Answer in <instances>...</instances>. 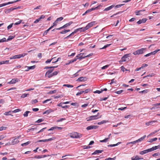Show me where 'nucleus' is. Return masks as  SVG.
Segmentation results:
<instances>
[{
	"label": "nucleus",
	"instance_id": "72a5a7b5",
	"mask_svg": "<svg viewBox=\"0 0 160 160\" xmlns=\"http://www.w3.org/2000/svg\"><path fill=\"white\" fill-rule=\"evenodd\" d=\"M14 36H9L8 38L7 41H10L12 39L14 38Z\"/></svg>",
	"mask_w": 160,
	"mask_h": 160
},
{
	"label": "nucleus",
	"instance_id": "603ef678",
	"mask_svg": "<svg viewBox=\"0 0 160 160\" xmlns=\"http://www.w3.org/2000/svg\"><path fill=\"white\" fill-rule=\"evenodd\" d=\"M43 120H44V119H42V118L39 119H38L37 121H36V122L39 123V122H42L43 121Z\"/></svg>",
	"mask_w": 160,
	"mask_h": 160
},
{
	"label": "nucleus",
	"instance_id": "8fccbe9b",
	"mask_svg": "<svg viewBox=\"0 0 160 160\" xmlns=\"http://www.w3.org/2000/svg\"><path fill=\"white\" fill-rule=\"evenodd\" d=\"M124 5V4H119V5H117L115 6V8H119Z\"/></svg>",
	"mask_w": 160,
	"mask_h": 160
},
{
	"label": "nucleus",
	"instance_id": "393cba45",
	"mask_svg": "<svg viewBox=\"0 0 160 160\" xmlns=\"http://www.w3.org/2000/svg\"><path fill=\"white\" fill-rule=\"evenodd\" d=\"M53 112V110L52 109L48 110L44 112L43 113V114H48L50 112Z\"/></svg>",
	"mask_w": 160,
	"mask_h": 160
},
{
	"label": "nucleus",
	"instance_id": "f257e3e1",
	"mask_svg": "<svg viewBox=\"0 0 160 160\" xmlns=\"http://www.w3.org/2000/svg\"><path fill=\"white\" fill-rule=\"evenodd\" d=\"M95 23V22L94 21L92 22L88 23L85 27L80 28V29H81L80 32H84L88 30L90 27L93 26L94 24Z\"/></svg>",
	"mask_w": 160,
	"mask_h": 160
},
{
	"label": "nucleus",
	"instance_id": "774afa93",
	"mask_svg": "<svg viewBox=\"0 0 160 160\" xmlns=\"http://www.w3.org/2000/svg\"><path fill=\"white\" fill-rule=\"evenodd\" d=\"M22 20H20V21L18 22H16L14 24L15 25H17L20 24L22 22Z\"/></svg>",
	"mask_w": 160,
	"mask_h": 160
},
{
	"label": "nucleus",
	"instance_id": "f03ea898",
	"mask_svg": "<svg viewBox=\"0 0 160 160\" xmlns=\"http://www.w3.org/2000/svg\"><path fill=\"white\" fill-rule=\"evenodd\" d=\"M72 138H79L82 137V134L77 132H74L70 136Z\"/></svg>",
	"mask_w": 160,
	"mask_h": 160
},
{
	"label": "nucleus",
	"instance_id": "6e6d98bb",
	"mask_svg": "<svg viewBox=\"0 0 160 160\" xmlns=\"http://www.w3.org/2000/svg\"><path fill=\"white\" fill-rule=\"evenodd\" d=\"M160 155V153H159V152L156 153H154L152 155V156L153 157H155V156H159Z\"/></svg>",
	"mask_w": 160,
	"mask_h": 160
},
{
	"label": "nucleus",
	"instance_id": "9d476101",
	"mask_svg": "<svg viewBox=\"0 0 160 160\" xmlns=\"http://www.w3.org/2000/svg\"><path fill=\"white\" fill-rule=\"evenodd\" d=\"M98 126L96 125H91L88 127L86 129L88 130H89L92 129H97Z\"/></svg>",
	"mask_w": 160,
	"mask_h": 160
},
{
	"label": "nucleus",
	"instance_id": "0e129e2a",
	"mask_svg": "<svg viewBox=\"0 0 160 160\" xmlns=\"http://www.w3.org/2000/svg\"><path fill=\"white\" fill-rule=\"evenodd\" d=\"M148 92V89H146L140 92L142 93H147Z\"/></svg>",
	"mask_w": 160,
	"mask_h": 160
},
{
	"label": "nucleus",
	"instance_id": "f704fd0d",
	"mask_svg": "<svg viewBox=\"0 0 160 160\" xmlns=\"http://www.w3.org/2000/svg\"><path fill=\"white\" fill-rule=\"evenodd\" d=\"M30 111H26V112H24V113L23 114V116H24V117H27L28 116V114L29 113H30Z\"/></svg>",
	"mask_w": 160,
	"mask_h": 160
},
{
	"label": "nucleus",
	"instance_id": "423d86ee",
	"mask_svg": "<svg viewBox=\"0 0 160 160\" xmlns=\"http://www.w3.org/2000/svg\"><path fill=\"white\" fill-rule=\"evenodd\" d=\"M70 102H61L60 103L58 104L57 106L59 107H62V108H67L69 107V106L68 105H65L64 106V107H62V104H67L69 103Z\"/></svg>",
	"mask_w": 160,
	"mask_h": 160
},
{
	"label": "nucleus",
	"instance_id": "2f4dec72",
	"mask_svg": "<svg viewBox=\"0 0 160 160\" xmlns=\"http://www.w3.org/2000/svg\"><path fill=\"white\" fill-rule=\"evenodd\" d=\"M57 67H58V66H51V67L46 66V67H45L44 68V69H49L53 68H57Z\"/></svg>",
	"mask_w": 160,
	"mask_h": 160
},
{
	"label": "nucleus",
	"instance_id": "4be33fe9",
	"mask_svg": "<svg viewBox=\"0 0 160 160\" xmlns=\"http://www.w3.org/2000/svg\"><path fill=\"white\" fill-rule=\"evenodd\" d=\"M77 59V58H75L73 60H72L69 61L68 62V63H66L65 64L66 65H69L70 64L72 63L75 62L76 61Z\"/></svg>",
	"mask_w": 160,
	"mask_h": 160
},
{
	"label": "nucleus",
	"instance_id": "ddd939ff",
	"mask_svg": "<svg viewBox=\"0 0 160 160\" xmlns=\"http://www.w3.org/2000/svg\"><path fill=\"white\" fill-rule=\"evenodd\" d=\"M147 20V19L146 18H144L142 19H140L137 22V23L138 24H140L142 23H145L146 21Z\"/></svg>",
	"mask_w": 160,
	"mask_h": 160
},
{
	"label": "nucleus",
	"instance_id": "052dcab7",
	"mask_svg": "<svg viewBox=\"0 0 160 160\" xmlns=\"http://www.w3.org/2000/svg\"><path fill=\"white\" fill-rule=\"evenodd\" d=\"M83 92H84L83 91H80V92H78L76 94V95L77 96L80 95L84 93Z\"/></svg>",
	"mask_w": 160,
	"mask_h": 160
},
{
	"label": "nucleus",
	"instance_id": "c03bdc74",
	"mask_svg": "<svg viewBox=\"0 0 160 160\" xmlns=\"http://www.w3.org/2000/svg\"><path fill=\"white\" fill-rule=\"evenodd\" d=\"M63 18L62 17H60V18H58L56 20L58 22L60 21L63 20Z\"/></svg>",
	"mask_w": 160,
	"mask_h": 160
},
{
	"label": "nucleus",
	"instance_id": "f3484780",
	"mask_svg": "<svg viewBox=\"0 0 160 160\" xmlns=\"http://www.w3.org/2000/svg\"><path fill=\"white\" fill-rule=\"evenodd\" d=\"M17 8H11L8 9H6L5 10V12L6 13H10L11 12L13 11V10L16 9Z\"/></svg>",
	"mask_w": 160,
	"mask_h": 160
},
{
	"label": "nucleus",
	"instance_id": "a211bd4d",
	"mask_svg": "<svg viewBox=\"0 0 160 160\" xmlns=\"http://www.w3.org/2000/svg\"><path fill=\"white\" fill-rule=\"evenodd\" d=\"M150 152L149 149H146L143 151H141L140 152V154L141 155H143L147 153L148 152Z\"/></svg>",
	"mask_w": 160,
	"mask_h": 160
},
{
	"label": "nucleus",
	"instance_id": "7ed1b4c3",
	"mask_svg": "<svg viewBox=\"0 0 160 160\" xmlns=\"http://www.w3.org/2000/svg\"><path fill=\"white\" fill-rule=\"evenodd\" d=\"M146 48H142L138 49L133 53L134 55H139L143 53L146 50Z\"/></svg>",
	"mask_w": 160,
	"mask_h": 160
},
{
	"label": "nucleus",
	"instance_id": "4c0bfd02",
	"mask_svg": "<svg viewBox=\"0 0 160 160\" xmlns=\"http://www.w3.org/2000/svg\"><path fill=\"white\" fill-rule=\"evenodd\" d=\"M109 138H105L104 139L102 140H100V142H106L108 141V140Z\"/></svg>",
	"mask_w": 160,
	"mask_h": 160
},
{
	"label": "nucleus",
	"instance_id": "e433bc0d",
	"mask_svg": "<svg viewBox=\"0 0 160 160\" xmlns=\"http://www.w3.org/2000/svg\"><path fill=\"white\" fill-rule=\"evenodd\" d=\"M136 143H137V140L135 141H134L128 142L127 144V145H128L130 144H136Z\"/></svg>",
	"mask_w": 160,
	"mask_h": 160
},
{
	"label": "nucleus",
	"instance_id": "13d9d810",
	"mask_svg": "<svg viewBox=\"0 0 160 160\" xmlns=\"http://www.w3.org/2000/svg\"><path fill=\"white\" fill-rule=\"evenodd\" d=\"M6 41V38H5L0 40V43Z\"/></svg>",
	"mask_w": 160,
	"mask_h": 160
},
{
	"label": "nucleus",
	"instance_id": "39448f33",
	"mask_svg": "<svg viewBox=\"0 0 160 160\" xmlns=\"http://www.w3.org/2000/svg\"><path fill=\"white\" fill-rule=\"evenodd\" d=\"M25 55V53H22V54H18L17 55H15L12 57H11L10 58V59H15L17 58H20L22 57H23Z\"/></svg>",
	"mask_w": 160,
	"mask_h": 160
},
{
	"label": "nucleus",
	"instance_id": "bf43d9fd",
	"mask_svg": "<svg viewBox=\"0 0 160 160\" xmlns=\"http://www.w3.org/2000/svg\"><path fill=\"white\" fill-rule=\"evenodd\" d=\"M38 102V100L36 99L33 100L32 101V104L34 103H36Z\"/></svg>",
	"mask_w": 160,
	"mask_h": 160
},
{
	"label": "nucleus",
	"instance_id": "e2e57ef3",
	"mask_svg": "<svg viewBox=\"0 0 160 160\" xmlns=\"http://www.w3.org/2000/svg\"><path fill=\"white\" fill-rule=\"evenodd\" d=\"M56 92V91L55 90L53 91H51L48 92V94H52L55 93Z\"/></svg>",
	"mask_w": 160,
	"mask_h": 160
},
{
	"label": "nucleus",
	"instance_id": "9b49d317",
	"mask_svg": "<svg viewBox=\"0 0 160 160\" xmlns=\"http://www.w3.org/2000/svg\"><path fill=\"white\" fill-rule=\"evenodd\" d=\"M129 54H126L124 55L122 58L121 60L119 61V62H123L126 61V59L128 58L129 56Z\"/></svg>",
	"mask_w": 160,
	"mask_h": 160
},
{
	"label": "nucleus",
	"instance_id": "49530a36",
	"mask_svg": "<svg viewBox=\"0 0 160 160\" xmlns=\"http://www.w3.org/2000/svg\"><path fill=\"white\" fill-rule=\"evenodd\" d=\"M111 44H107V45H105L103 48H101L100 49H105V48H107Z\"/></svg>",
	"mask_w": 160,
	"mask_h": 160
},
{
	"label": "nucleus",
	"instance_id": "dca6fc26",
	"mask_svg": "<svg viewBox=\"0 0 160 160\" xmlns=\"http://www.w3.org/2000/svg\"><path fill=\"white\" fill-rule=\"evenodd\" d=\"M20 137H18L17 138H14L12 141V144L13 145H14L18 143L19 142V141L18 140V139Z\"/></svg>",
	"mask_w": 160,
	"mask_h": 160
},
{
	"label": "nucleus",
	"instance_id": "3c124183",
	"mask_svg": "<svg viewBox=\"0 0 160 160\" xmlns=\"http://www.w3.org/2000/svg\"><path fill=\"white\" fill-rule=\"evenodd\" d=\"M116 157H115L113 158H108L105 159V160H115Z\"/></svg>",
	"mask_w": 160,
	"mask_h": 160
},
{
	"label": "nucleus",
	"instance_id": "c9c22d12",
	"mask_svg": "<svg viewBox=\"0 0 160 160\" xmlns=\"http://www.w3.org/2000/svg\"><path fill=\"white\" fill-rule=\"evenodd\" d=\"M157 138H156L153 139H151L149 140L148 141V142H153L154 141L157 140Z\"/></svg>",
	"mask_w": 160,
	"mask_h": 160
},
{
	"label": "nucleus",
	"instance_id": "09e8293b",
	"mask_svg": "<svg viewBox=\"0 0 160 160\" xmlns=\"http://www.w3.org/2000/svg\"><path fill=\"white\" fill-rule=\"evenodd\" d=\"M58 23V22L56 20L53 23V25L51 27H52V28H53L54 26H56L57 25V23Z\"/></svg>",
	"mask_w": 160,
	"mask_h": 160
},
{
	"label": "nucleus",
	"instance_id": "37998d69",
	"mask_svg": "<svg viewBox=\"0 0 160 160\" xmlns=\"http://www.w3.org/2000/svg\"><path fill=\"white\" fill-rule=\"evenodd\" d=\"M12 112L11 111H9L8 112H5V113H4V114L5 115H11V112Z\"/></svg>",
	"mask_w": 160,
	"mask_h": 160
},
{
	"label": "nucleus",
	"instance_id": "58836bf2",
	"mask_svg": "<svg viewBox=\"0 0 160 160\" xmlns=\"http://www.w3.org/2000/svg\"><path fill=\"white\" fill-rule=\"evenodd\" d=\"M56 58L55 57H53V58H52L51 59H48L46 61L45 63H50L51 62V61H52V60H53V59H54V58Z\"/></svg>",
	"mask_w": 160,
	"mask_h": 160
},
{
	"label": "nucleus",
	"instance_id": "b1692460",
	"mask_svg": "<svg viewBox=\"0 0 160 160\" xmlns=\"http://www.w3.org/2000/svg\"><path fill=\"white\" fill-rule=\"evenodd\" d=\"M45 76L46 77H48V78H50L52 77V73L48 72H47L45 74Z\"/></svg>",
	"mask_w": 160,
	"mask_h": 160
},
{
	"label": "nucleus",
	"instance_id": "c756f323",
	"mask_svg": "<svg viewBox=\"0 0 160 160\" xmlns=\"http://www.w3.org/2000/svg\"><path fill=\"white\" fill-rule=\"evenodd\" d=\"M84 94H86L91 91V90L90 88L86 89L85 91H83Z\"/></svg>",
	"mask_w": 160,
	"mask_h": 160
},
{
	"label": "nucleus",
	"instance_id": "6ab92c4d",
	"mask_svg": "<svg viewBox=\"0 0 160 160\" xmlns=\"http://www.w3.org/2000/svg\"><path fill=\"white\" fill-rule=\"evenodd\" d=\"M160 147V145H158L157 146H155L154 147H153L152 148H149V150L150 152L153 151L154 150H156L158 148Z\"/></svg>",
	"mask_w": 160,
	"mask_h": 160
},
{
	"label": "nucleus",
	"instance_id": "0eeeda50",
	"mask_svg": "<svg viewBox=\"0 0 160 160\" xmlns=\"http://www.w3.org/2000/svg\"><path fill=\"white\" fill-rule=\"evenodd\" d=\"M21 0H17L16 1H14L12 2H7V3H2V4H0V8L2 7L3 6H4L6 5H8L9 4H12L14 3L17 2H18L19 1H20Z\"/></svg>",
	"mask_w": 160,
	"mask_h": 160
},
{
	"label": "nucleus",
	"instance_id": "79ce46f5",
	"mask_svg": "<svg viewBox=\"0 0 160 160\" xmlns=\"http://www.w3.org/2000/svg\"><path fill=\"white\" fill-rule=\"evenodd\" d=\"M20 111H21V110L20 109H17L12 111V112L13 113H16Z\"/></svg>",
	"mask_w": 160,
	"mask_h": 160
},
{
	"label": "nucleus",
	"instance_id": "a18cd8bd",
	"mask_svg": "<svg viewBox=\"0 0 160 160\" xmlns=\"http://www.w3.org/2000/svg\"><path fill=\"white\" fill-rule=\"evenodd\" d=\"M159 131V130L155 131L154 132H152V133H151L150 134H149V135L148 136V137L149 136H151L153 134H155V133L158 132Z\"/></svg>",
	"mask_w": 160,
	"mask_h": 160
},
{
	"label": "nucleus",
	"instance_id": "338daca9",
	"mask_svg": "<svg viewBox=\"0 0 160 160\" xmlns=\"http://www.w3.org/2000/svg\"><path fill=\"white\" fill-rule=\"evenodd\" d=\"M34 158L39 159L42 158V156L40 155H36L34 156Z\"/></svg>",
	"mask_w": 160,
	"mask_h": 160
},
{
	"label": "nucleus",
	"instance_id": "a878e982",
	"mask_svg": "<svg viewBox=\"0 0 160 160\" xmlns=\"http://www.w3.org/2000/svg\"><path fill=\"white\" fill-rule=\"evenodd\" d=\"M81 30V29H80V28L75 30V31L74 32H72V33H71L70 34V36H72L74 34H75V33L77 32L78 31H80Z\"/></svg>",
	"mask_w": 160,
	"mask_h": 160
},
{
	"label": "nucleus",
	"instance_id": "bb28decb",
	"mask_svg": "<svg viewBox=\"0 0 160 160\" xmlns=\"http://www.w3.org/2000/svg\"><path fill=\"white\" fill-rule=\"evenodd\" d=\"M146 136L144 135L143 136L141 137L139 139H138V140H137V142L142 141L143 139H144V138H146Z\"/></svg>",
	"mask_w": 160,
	"mask_h": 160
},
{
	"label": "nucleus",
	"instance_id": "20e7f679",
	"mask_svg": "<svg viewBox=\"0 0 160 160\" xmlns=\"http://www.w3.org/2000/svg\"><path fill=\"white\" fill-rule=\"evenodd\" d=\"M100 115V114L98 113L97 115H93L87 118V121H90L91 120H95L99 118H100V117H98V115Z\"/></svg>",
	"mask_w": 160,
	"mask_h": 160
},
{
	"label": "nucleus",
	"instance_id": "ea45409f",
	"mask_svg": "<svg viewBox=\"0 0 160 160\" xmlns=\"http://www.w3.org/2000/svg\"><path fill=\"white\" fill-rule=\"evenodd\" d=\"M63 86L66 87L68 88H72L73 87V85H71L70 84H64L63 85Z\"/></svg>",
	"mask_w": 160,
	"mask_h": 160
},
{
	"label": "nucleus",
	"instance_id": "cd10ccee",
	"mask_svg": "<svg viewBox=\"0 0 160 160\" xmlns=\"http://www.w3.org/2000/svg\"><path fill=\"white\" fill-rule=\"evenodd\" d=\"M121 143V142H118L116 144H111V145H108V147H115V146H117L120 143Z\"/></svg>",
	"mask_w": 160,
	"mask_h": 160
},
{
	"label": "nucleus",
	"instance_id": "412c9836",
	"mask_svg": "<svg viewBox=\"0 0 160 160\" xmlns=\"http://www.w3.org/2000/svg\"><path fill=\"white\" fill-rule=\"evenodd\" d=\"M103 150H96L94 151V152L92 154V155H94L98 154V153H101L103 152Z\"/></svg>",
	"mask_w": 160,
	"mask_h": 160
},
{
	"label": "nucleus",
	"instance_id": "5fc2aeb1",
	"mask_svg": "<svg viewBox=\"0 0 160 160\" xmlns=\"http://www.w3.org/2000/svg\"><path fill=\"white\" fill-rule=\"evenodd\" d=\"M83 148L84 149H88L91 148V147L89 146H82Z\"/></svg>",
	"mask_w": 160,
	"mask_h": 160
},
{
	"label": "nucleus",
	"instance_id": "473e14b6",
	"mask_svg": "<svg viewBox=\"0 0 160 160\" xmlns=\"http://www.w3.org/2000/svg\"><path fill=\"white\" fill-rule=\"evenodd\" d=\"M29 94L28 93L26 94V93H24L22 94V96H21V97L22 98H24L28 96L29 95Z\"/></svg>",
	"mask_w": 160,
	"mask_h": 160
},
{
	"label": "nucleus",
	"instance_id": "680f3d73",
	"mask_svg": "<svg viewBox=\"0 0 160 160\" xmlns=\"http://www.w3.org/2000/svg\"><path fill=\"white\" fill-rule=\"evenodd\" d=\"M91 12V10H90V9H89L88 10H87L84 13H83V14H82V15L83 16H84L85 15H86V14H87V13L90 12Z\"/></svg>",
	"mask_w": 160,
	"mask_h": 160
},
{
	"label": "nucleus",
	"instance_id": "69168bd1",
	"mask_svg": "<svg viewBox=\"0 0 160 160\" xmlns=\"http://www.w3.org/2000/svg\"><path fill=\"white\" fill-rule=\"evenodd\" d=\"M13 24V23H12L10 25H9V26H8L7 28L8 30L10 28H11L12 27V25Z\"/></svg>",
	"mask_w": 160,
	"mask_h": 160
},
{
	"label": "nucleus",
	"instance_id": "aec40b11",
	"mask_svg": "<svg viewBox=\"0 0 160 160\" xmlns=\"http://www.w3.org/2000/svg\"><path fill=\"white\" fill-rule=\"evenodd\" d=\"M115 7V5H112L109 7H108L106 8H105L103 10L104 11H108L109 10H110L112 8H114Z\"/></svg>",
	"mask_w": 160,
	"mask_h": 160
},
{
	"label": "nucleus",
	"instance_id": "5701e85b",
	"mask_svg": "<svg viewBox=\"0 0 160 160\" xmlns=\"http://www.w3.org/2000/svg\"><path fill=\"white\" fill-rule=\"evenodd\" d=\"M143 158H140L139 156L138 155L136 156L135 157H133L132 158V160H138L139 159H142Z\"/></svg>",
	"mask_w": 160,
	"mask_h": 160
},
{
	"label": "nucleus",
	"instance_id": "f8f14e48",
	"mask_svg": "<svg viewBox=\"0 0 160 160\" xmlns=\"http://www.w3.org/2000/svg\"><path fill=\"white\" fill-rule=\"evenodd\" d=\"M87 78L85 77H81L78 78L77 80V81L85 82L87 80Z\"/></svg>",
	"mask_w": 160,
	"mask_h": 160
},
{
	"label": "nucleus",
	"instance_id": "2eb2a0df",
	"mask_svg": "<svg viewBox=\"0 0 160 160\" xmlns=\"http://www.w3.org/2000/svg\"><path fill=\"white\" fill-rule=\"evenodd\" d=\"M19 81L18 79V78H13L8 83L9 84H14L16 82H18Z\"/></svg>",
	"mask_w": 160,
	"mask_h": 160
},
{
	"label": "nucleus",
	"instance_id": "864d4df0",
	"mask_svg": "<svg viewBox=\"0 0 160 160\" xmlns=\"http://www.w3.org/2000/svg\"><path fill=\"white\" fill-rule=\"evenodd\" d=\"M123 90H120L119 91L115 92V93L117 94H120L121 93H122V92H123Z\"/></svg>",
	"mask_w": 160,
	"mask_h": 160
},
{
	"label": "nucleus",
	"instance_id": "de8ad7c7",
	"mask_svg": "<svg viewBox=\"0 0 160 160\" xmlns=\"http://www.w3.org/2000/svg\"><path fill=\"white\" fill-rule=\"evenodd\" d=\"M106 122V121L105 120H103L101 122H98V125H101V124L104 123Z\"/></svg>",
	"mask_w": 160,
	"mask_h": 160
},
{
	"label": "nucleus",
	"instance_id": "1a4fd4ad",
	"mask_svg": "<svg viewBox=\"0 0 160 160\" xmlns=\"http://www.w3.org/2000/svg\"><path fill=\"white\" fill-rule=\"evenodd\" d=\"M156 122H158V121L157 120H153L152 121H150L148 122H146L145 123L146 125L149 126L150 125L153 126L154 125V123Z\"/></svg>",
	"mask_w": 160,
	"mask_h": 160
},
{
	"label": "nucleus",
	"instance_id": "7c9ffc66",
	"mask_svg": "<svg viewBox=\"0 0 160 160\" xmlns=\"http://www.w3.org/2000/svg\"><path fill=\"white\" fill-rule=\"evenodd\" d=\"M52 28V27H50L48 29L46 30L43 33V35H46L48 32L51 30Z\"/></svg>",
	"mask_w": 160,
	"mask_h": 160
},
{
	"label": "nucleus",
	"instance_id": "c85d7f7f",
	"mask_svg": "<svg viewBox=\"0 0 160 160\" xmlns=\"http://www.w3.org/2000/svg\"><path fill=\"white\" fill-rule=\"evenodd\" d=\"M30 142H31L30 141H28L25 143L22 144L21 145L22 146L24 147L28 145Z\"/></svg>",
	"mask_w": 160,
	"mask_h": 160
},
{
	"label": "nucleus",
	"instance_id": "6e6552de",
	"mask_svg": "<svg viewBox=\"0 0 160 160\" xmlns=\"http://www.w3.org/2000/svg\"><path fill=\"white\" fill-rule=\"evenodd\" d=\"M72 23H73L72 22V21L70 22H69L66 24H65L62 27H61L58 28H56L55 29H56V30H60L62 29L63 28H66L68 27Z\"/></svg>",
	"mask_w": 160,
	"mask_h": 160
},
{
	"label": "nucleus",
	"instance_id": "4d7b16f0",
	"mask_svg": "<svg viewBox=\"0 0 160 160\" xmlns=\"http://www.w3.org/2000/svg\"><path fill=\"white\" fill-rule=\"evenodd\" d=\"M58 72H59L58 71H55L54 72L52 73V76H53L57 75L58 74Z\"/></svg>",
	"mask_w": 160,
	"mask_h": 160
},
{
	"label": "nucleus",
	"instance_id": "a19ab883",
	"mask_svg": "<svg viewBox=\"0 0 160 160\" xmlns=\"http://www.w3.org/2000/svg\"><path fill=\"white\" fill-rule=\"evenodd\" d=\"M121 70L123 72L125 71H127L128 70L126 69L123 66H122L121 67Z\"/></svg>",
	"mask_w": 160,
	"mask_h": 160
},
{
	"label": "nucleus",
	"instance_id": "4468645a",
	"mask_svg": "<svg viewBox=\"0 0 160 160\" xmlns=\"http://www.w3.org/2000/svg\"><path fill=\"white\" fill-rule=\"evenodd\" d=\"M36 67L35 65H33L32 66H25V68H27V69H25L24 71H28L30 69H34Z\"/></svg>",
	"mask_w": 160,
	"mask_h": 160
}]
</instances>
